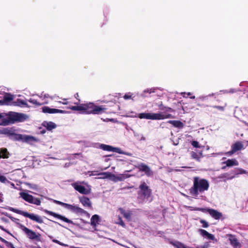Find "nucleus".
I'll use <instances>...</instances> for the list:
<instances>
[{
    "label": "nucleus",
    "instance_id": "1",
    "mask_svg": "<svg viewBox=\"0 0 248 248\" xmlns=\"http://www.w3.org/2000/svg\"><path fill=\"white\" fill-rule=\"evenodd\" d=\"M78 105V103H75ZM69 108L76 111H81L82 113L86 114L99 115L106 112L107 108L103 106H97L94 103L89 102L81 104L79 105L71 106Z\"/></svg>",
    "mask_w": 248,
    "mask_h": 248
},
{
    "label": "nucleus",
    "instance_id": "48",
    "mask_svg": "<svg viewBox=\"0 0 248 248\" xmlns=\"http://www.w3.org/2000/svg\"><path fill=\"white\" fill-rule=\"evenodd\" d=\"M73 206H74V204H69L65 203L64 207L71 211V210H72Z\"/></svg>",
    "mask_w": 248,
    "mask_h": 248
},
{
    "label": "nucleus",
    "instance_id": "9",
    "mask_svg": "<svg viewBox=\"0 0 248 248\" xmlns=\"http://www.w3.org/2000/svg\"><path fill=\"white\" fill-rule=\"evenodd\" d=\"M99 147L104 151H111L116 152L120 154L125 155L128 156H131L132 154L128 152H125L123 151L120 148L117 147H113L110 145L101 144L99 145Z\"/></svg>",
    "mask_w": 248,
    "mask_h": 248
},
{
    "label": "nucleus",
    "instance_id": "22",
    "mask_svg": "<svg viewBox=\"0 0 248 248\" xmlns=\"http://www.w3.org/2000/svg\"><path fill=\"white\" fill-rule=\"evenodd\" d=\"M223 164H225L226 166L230 167L234 166H238L239 165V163L238 161L235 159H228L226 161L222 162Z\"/></svg>",
    "mask_w": 248,
    "mask_h": 248
},
{
    "label": "nucleus",
    "instance_id": "28",
    "mask_svg": "<svg viewBox=\"0 0 248 248\" xmlns=\"http://www.w3.org/2000/svg\"><path fill=\"white\" fill-rule=\"evenodd\" d=\"M235 177L234 175L232 174V170L230 172L224 173L221 174L218 178L230 180Z\"/></svg>",
    "mask_w": 248,
    "mask_h": 248
},
{
    "label": "nucleus",
    "instance_id": "51",
    "mask_svg": "<svg viewBox=\"0 0 248 248\" xmlns=\"http://www.w3.org/2000/svg\"><path fill=\"white\" fill-rule=\"evenodd\" d=\"M162 116L163 117V119L172 118V115L170 114H164L162 113Z\"/></svg>",
    "mask_w": 248,
    "mask_h": 248
},
{
    "label": "nucleus",
    "instance_id": "20",
    "mask_svg": "<svg viewBox=\"0 0 248 248\" xmlns=\"http://www.w3.org/2000/svg\"><path fill=\"white\" fill-rule=\"evenodd\" d=\"M118 210L124 218L129 221L131 220L132 213L130 211H125L122 208H120Z\"/></svg>",
    "mask_w": 248,
    "mask_h": 248
},
{
    "label": "nucleus",
    "instance_id": "6",
    "mask_svg": "<svg viewBox=\"0 0 248 248\" xmlns=\"http://www.w3.org/2000/svg\"><path fill=\"white\" fill-rule=\"evenodd\" d=\"M74 188L78 192L82 194H89L91 192V189L84 181H77L71 184Z\"/></svg>",
    "mask_w": 248,
    "mask_h": 248
},
{
    "label": "nucleus",
    "instance_id": "4",
    "mask_svg": "<svg viewBox=\"0 0 248 248\" xmlns=\"http://www.w3.org/2000/svg\"><path fill=\"white\" fill-rule=\"evenodd\" d=\"M28 118V116L25 114L10 111L7 114L6 119L2 122V124L6 125L16 122H22Z\"/></svg>",
    "mask_w": 248,
    "mask_h": 248
},
{
    "label": "nucleus",
    "instance_id": "16",
    "mask_svg": "<svg viewBox=\"0 0 248 248\" xmlns=\"http://www.w3.org/2000/svg\"><path fill=\"white\" fill-rule=\"evenodd\" d=\"M79 201L84 207H87L89 208H92V202L89 198L86 197H81L79 198Z\"/></svg>",
    "mask_w": 248,
    "mask_h": 248
},
{
    "label": "nucleus",
    "instance_id": "59",
    "mask_svg": "<svg viewBox=\"0 0 248 248\" xmlns=\"http://www.w3.org/2000/svg\"><path fill=\"white\" fill-rule=\"evenodd\" d=\"M9 183L11 184V186H12V187L15 188V184L14 183H11L10 182Z\"/></svg>",
    "mask_w": 248,
    "mask_h": 248
},
{
    "label": "nucleus",
    "instance_id": "14",
    "mask_svg": "<svg viewBox=\"0 0 248 248\" xmlns=\"http://www.w3.org/2000/svg\"><path fill=\"white\" fill-rule=\"evenodd\" d=\"M43 112L44 113H48L50 114L52 113H66L67 112L65 110H63L61 109H56V108H51L48 107H44L42 108Z\"/></svg>",
    "mask_w": 248,
    "mask_h": 248
},
{
    "label": "nucleus",
    "instance_id": "52",
    "mask_svg": "<svg viewBox=\"0 0 248 248\" xmlns=\"http://www.w3.org/2000/svg\"><path fill=\"white\" fill-rule=\"evenodd\" d=\"M213 107L214 108H216L220 111H224V107L219 106H213Z\"/></svg>",
    "mask_w": 248,
    "mask_h": 248
},
{
    "label": "nucleus",
    "instance_id": "54",
    "mask_svg": "<svg viewBox=\"0 0 248 248\" xmlns=\"http://www.w3.org/2000/svg\"><path fill=\"white\" fill-rule=\"evenodd\" d=\"M124 98L125 99H130L131 98V95L129 94V93H128V94H125L124 96Z\"/></svg>",
    "mask_w": 248,
    "mask_h": 248
},
{
    "label": "nucleus",
    "instance_id": "11",
    "mask_svg": "<svg viewBox=\"0 0 248 248\" xmlns=\"http://www.w3.org/2000/svg\"><path fill=\"white\" fill-rule=\"evenodd\" d=\"M244 148V145L242 142L236 141L232 145L231 150L230 151L226 152L225 155L231 156L237 151H240Z\"/></svg>",
    "mask_w": 248,
    "mask_h": 248
},
{
    "label": "nucleus",
    "instance_id": "5",
    "mask_svg": "<svg viewBox=\"0 0 248 248\" xmlns=\"http://www.w3.org/2000/svg\"><path fill=\"white\" fill-rule=\"evenodd\" d=\"M8 209L11 211H12L16 214H18L19 215H22L25 217H27L31 219V220L37 222L38 223H43V219L42 217L38 215H35L33 213H29L27 212L23 211L17 209H16L11 207H9Z\"/></svg>",
    "mask_w": 248,
    "mask_h": 248
},
{
    "label": "nucleus",
    "instance_id": "49",
    "mask_svg": "<svg viewBox=\"0 0 248 248\" xmlns=\"http://www.w3.org/2000/svg\"><path fill=\"white\" fill-rule=\"evenodd\" d=\"M208 209L209 208H196L195 210L202 212H208Z\"/></svg>",
    "mask_w": 248,
    "mask_h": 248
},
{
    "label": "nucleus",
    "instance_id": "33",
    "mask_svg": "<svg viewBox=\"0 0 248 248\" xmlns=\"http://www.w3.org/2000/svg\"><path fill=\"white\" fill-rule=\"evenodd\" d=\"M48 237L55 243L58 244L60 245V246H63V247H68V245L67 244H65L63 243H62L61 242L59 241L58 240L55 239L53 238V237L51 235H48Z\"/></svg>",
    "mask_w": 248,
    "mask_h": 248
},
{
    "label": "nucleus",
    "instance_id": "55",
    "mask_svg": "<svg viewBox=\"0 0 248 248\" xmlns=\"http://www.w3.org/2000/svg\"><path fill=\"white\" fill-rule=\"evenodd\" d=\"M0 229H1L3 231L9 233L11 235H12V234L8 231H7V230L5 229L2 226H1L0 225Z\"/></svg>",
    "mask_w": 248,
    "mask_h": 248
},
{
    "label": "nucleus",
    "instance_id": "10",
    "mask_svg": "<svg viewBox=\"0 0 248 248\" xmlns=\"http://www.w3.org/2000/svg\"><path fill=\"white\" fill-rule=\"evenodd\" d=\"M19 228L26 233L28 237L32 240H38L40 234H37L33 231L27 228L23 225L19 224Z\"/></svg>",
    "mask_w": 248,
    "mask_h": 248
},
{
    "label": "nucleus",
    "instance_id": "32",
    "mask_svg": "<svg viewBox=\"0 0 248 248\" xmlns=\"http://www.w3.org/2000/svg\"><path fill=\"white\" fill-rule=\"evenodd\" d=\"M24 184L28 186L29 188L33 190H37L38 189V186L34 184H31L29 182H25Z\"/></svg>",
    "mask_w": 248,
    "mask_h": 248
},
{
    "label": "nucleus",
    "instance_id": "15",
    "mask_svg": "<svg viewBox=\"0 0 248 248\" xmlns=\"http://www.w3.org/2000/svg\"><path fill=\"white\" fill-rule=\"evenodd\" d=\"M71 211L73 213H75L76 214H80V215L84 214V215H86L87 217H90V214L88 213L87 211H86L82 208H81L77 205H74Z\"/></svg>",
    "mask_w": 248,
    "mask_h": 248
},
{
    "label": "nucleus",
    "instance_id": "39",
    "mask_svg": "<svg viewBox=\"0 0 248 248\" xmlns=\"http://www.w3.org/2000/svg\"><path fill=\"white\" fill-rule=\"evenodd\" d=\"M140 119H149V113H141L139 114Z\"/></svg>",
    "mask_w": 248,
    "mask_h": 248
},
{
    "label": "nucleus",
    "instance_id": "60",
    "mask_svg": "<svg viewBox=\"0 0 248 248\" xmlns=\"http://www.w3.org/2000/svg\"><path fill=\"white\" fill-rule=\"evenodd\" d=\"M227 167V166H226H226H223V167H222V170H225V169H226V167Z\"/></svg>",
    "mask_w": 248,
    "mask_h": 248
},
{
    "label": "nucleus",
    "instance_id": "58",
    "mask_svg": "<svg viewBox=\"0 0 248 248\" xmlns=\"http://www.w3.org/2000/svg\"><path fill=\"white\" fill-rule=\"evenodd\" d=\"M236 91L234 89H231L230 91V93H234V92H236Z\"/></svg>",
    "mask_w": 248,
    "mask_h": 248
},
{
    "label": "nucleus",
    "instance_id": "8",
    "mask_svg": "<svg viewBox=\"0 0 248 248\" xmlns=\"http://www.w3.org/2000/svg\"><path fill=\"white\" fill-rule=\"evenodd\" d=\"M14 139L18 141H22L27 143H31L36 141V139L30 135H22L20 134H13Z\"/></svg>",
    "mask_w": 248,
    "mask_h": 248
},
{
    "label": "nucleus",
    "instance_id": "35",
    "mask_svg": "<svg viewBox=\"0 0 248 248\" xmlns=\"http://www.w3.org/2000/svg\"><path fill=\"white\" fill-rule=\"evenodd\" d=\"M155 88L146 89L143 91V92L142 93L140 94V96L145 97H146V95H144V93H154L155 92Z\"/></svg>",
    "mask_w": 248,
    "mask_h": 248
},
{
    "label": "nucleus",
    "instance_id": "62",
    "mask_svg": "<svg viewBox=\"0 0 248 248\" xmlns=\"http://www.w3.org/2000/svg\"><path fill=\"white\" fill-rule=\"evenodd\" d=\"M62 104H64V105H66V104H68V102H63Z\"/></svg>",
    "mask_w": 248,
    "mask_h": 248
},
{
    "label": "nucleus",
    "instance_id": "37",
    "mask_svg": "<svg viewBox=\"0 0 248 248\" xmlns=\"http://www.w3.org/2000/svg\"><path fill=\"white\" fill-rule=\"evenodd\" d=\"M28 101L36 106H41L44 104V103H40V102H38L36 100H35L34 99H31V98L30 99L28 100Z\"/></svg>",
    "mask_w": 248,
    "mask_h": 248
},
{
    "label": "nucleus",
    "instance_id": "53",
    "mask_svg": "<svg viewBox=\"0 0 248 248\" xmlns=\"http://www.w3.org/2000/svg\"><path fill=\"white\" fill-rule=\"evenodd\" d=\"M214 95V93L210 94L208 95L207 96H201L200 97V99L202 100H205L208 96H211Z\"/></svg>",
    "mask_w": 248,
    "mask_h": 248
},
{
    "label": "nucleus",
    "instance_id": "27",
    "mask_svg": "<svg viewBox=\"0 0 248 248\" xmlns=\"http://www.w3.org/2000/svg\"><path fill=\"white\" fill-rule=\"evenodd\" d=\"M168 123L172 124L174 127L178 128H182L184 125L183 123L180 121L170 120L168 121Z\"/></svg>",
    "mask_w": 248,
    "mask_h": 248
},
{
    "label": "nucleus",
    "instance_id": "61",
    "mask_svg": "<svg viewBox=\"0 0 248 248\" xmlns=\"http://www.w3.org/2000/svg\"><path fill=\"white\" fill-rule=\"evenodd\" d=\"M53 222H54L55 223L58 224H59V225H60V226H62V225H61L60 223H58V222H56V221H53Z\"/></svg>",
    "mask_w": 248,
    "mask_h": 248
},
{
    "label": "nucleus",
    "instance_id": "12",
    "mask_svg": "<svg viewBox=\"0 0 248 248\" xmlns=\"http://www.w3.org/2000/svg\"><path fill=\"white\" fill-rule=\"evenodd\" d=\"M136 167L140 171L144 172L145 174L148 177H151L154 175V172L151 168L144 163H141L138 164Z\"/></svg>",
    "mask_w": 248,
    "mask_h": 248
},
{
    "label": "nucleus",
    "instance_id": "50",
    "mask_svg": "<svg viewBox=\"0 0 248 248\" xmlns=\"http://www.w3.org/2000/svg\"><path fill=\"white\" fill-rule=\"evenodd\" d=\"M53 202L57 204H59V205H60L61 206H62L63 207H64V205H65V203H64V202H60V201H57V200H53Z\"/></svg>",
    "mask_w": 248,
    "mask_h": 248
},
{
    "label": "nucleus",
    "instance_id": "45",
    "mask_svg": "<svg viewBox=\"0 0 248 248\" xmlns=\"http://www.w3.org/2000/svg\"><path fill=\"white\" fill-rule=\"evenodd\" d=\"M200 222L202 224V227L206 228L209 227L208 223L206 221L202 219L200 220Z\"/></svg>",
    "mask_w": 248,
    "mask_h": 248
},
{
    "label": "nucleus",
    "instance_id": "17",
    "mask_svg": "<svg viewBox=\"0 0 248 248\" xmlns=\"http://www.w3.org/2000/svg\"><path fill=\"white\" fill-rule=\"evenodd\" d=\"M208 213L211 215V216L215 218V219H219L222 216L221 213L218 212L213 209H208Z\"/></svg>",
    "mask_w": 248,
    "mask_h": 248
},
{
    "label": "nucleus",
    "instance_id": "38",
    "mask_svg": "<svg viewBox=\"0 0 248 248\" xmlns=\"http://www.w3.org/2000/svg\"><path fill=\"white\" fill-rule=\"evenodd\" d=\"M173 245L177 248H189L184 245L183 243L179 242L173 244Z\"/></svg>",
    "mask_w": 248,
    "mask_h": 248
},
{
    "label": "nucleus",
    "instance_id": "63",
    "mask_svg": "<svg viewBox=\"0 0 248 248\" xmlns=\"http://www.w3.org/2000/svg\"><path fill=\"white\" fill-rule=\"evenodd\" d=\"M244 123H245L246 125L248 126V123H247V122H245Z\"/></svg>",
    "mask_w": 248,
    "mask_h": 248
},
{
    "label": "nucleus",
    "instance_id": "7",
    "mask_svg": "<svg viewBox=\"0 0 248 248\" xmlns=\"http://www.w3.org/2000/svg\"><path fill=\"white\" fill-rule=\"evenodd\" d=\"M19 195L21 198L30 203L34 204L36 205H40L41 204V202L39 199L34 197L26 192H20Z\"/></svg>",
    "mask_w": 248,
    "mask_h": 248
},
{
    "label": "nucleus",
    "instance_id": "19",
    "mask_svg": "<svg viewBox=\"0 0 248 248\" xmlns=\"http://www.w3.org/2000/svg\"><path fill=\"white\" fill-rule=\"evenodd\" d=\"M229 240L231 245L234 248H237L240 246V243L234 236L231 234L229 236Z\"/></svg>",
    "mask_w": 248,
    "mask_h": 248
},
{
    "label": "nucleus",
    "instance_id": "29",
    "mask_svg": "<svg viewBox=\"0 0 248 248\" xmlns=\"http://www.w3.org/2000/svg\"><path fill=\"white\" fill-rule=\"evenodd\" d=\"M14 105L20 107H29V106L26 101L20 99H17V100L14 102Z\"/></svg>",
    "mask_w": 248,
    "mask_h": 248
},
{
    "label": "nucleus",
    "instance_id": "3",
    "mask_svg": "<svg viewBox=\"0 0 248 248\" xmlns=\"http://www.w3.org/2000/svg\"><path fill=\"white\" fill-rule=\"evenodd\" d=\"M152 190L149 188L145 182H141L139 186V190L138 192V199L140 202H151L150 199L151 196Z\"/></svg>",
    "mask_w": 248,
    "mask_h": 248
},
{
    "label": "nucleus",
    "instance_id": "26",
    "mask_svg": "<svg viewBox=\"0 0 248 248\" xmlns=\"http://www.w3.org/2000/svg\"><path fill=\"white\" fill-rule=\"evenodd\" d=\"M100 177H99L100 179H106L109 178L111 179L112 177H114V174H112L110 172H103L98 174Z\"/></svg>",
    "mask_w": 248,
    "mask_h": 248
},
{
    "label": "nucleus",
    "instance_id": "30",
    "mask_svg": "<svg viewBox=\"0 0 248 248\" xmlns=\"http://www.w3.org/2000/svg\"><path fill=\"white\" fill-rule=\"evenodd\" d=\"M9 156V153L6 148H1L0 149V158H8Z\"/></svg>",
    "mask_w": 248,
    "mask_h": 248
},
{
    "label": "nucleus",
    "instance_id": "64",
    "mask_svg": "<svg viewBox=\"0 0 248 248\" xmlns=\"http://www.w3.org/2000/svg\"><path fill=\"white\" fill-rule=\"evenodd\" d=\"M9 248H16L14 246V245H13V244H12V247H10Z\"/></svg>",
    "mask_w": 248,
    "mask_h": 248
},
{
    "label": "nucleus",
    "instance_id": "24",
    "mask_svg": "<svg viewBox=\"0 0 248 248\" xmlns=\"http://www.w3.org/2000/svg\"><path fill=\"white\" fill-rule=\"evenodd\" d=\"M42 125L44 127H46L48 130H51L56 127V124L52 122H48L46 121H44Z\"/></svg>",
    "mask_w": 248,
    "mask_h": 248
},
{
    "label": "nucleus",
    "instance_id": "41",
    "mask_svg": "<svg viewBox=\"0 0 248 248\" xmlns=\"http://www.w3.org/2000/svg\"><path fill=\"white\" fill-rule=\"evenodd\" d=\"M191 144L192 145L195 147V148H202L203 147V146H201L200 144H199V143L197 141H196V140H193L191 142Z\"/></svg>",
    "mask_w": 248,
    "mask_h": 248
},
{
    "label": "nucleus",
    "instance_id": "43",
    "mask_svg": "<svg viewBox=\"0 0 248 248\" xmlns=\"http://www.w3.org/2000/svg\"><path fill=\"white\" fill-rule=\"evenodd\" d=\"M160 109L161 110H163V111H166V112H168V111L172 112V111H173V110L171 108H169V107H163V106H160Z\"/></svg>",
    "mask_w": 248,
    "mask_h": 248
},
{
    "label": "nucleus",
    "instance_id": "47",
    "mask_svg": "<svg viewBox=\"0 0 248 248\" xmlns=\"http://www.w3.org/2000/svg\"><path fill=\"white\" fill-rule=\"evenodd\" d=\"M4 99L6 101H10L13 100V96L11 95H5Z\"/></svg>",
    "mask_w": 248,
    "mask_h": 248
},
{
    "label": "nucleus",
    "instance_id": "57",
    "mask_svg": "<svg viewBox=\"0 0 248 248\" xmlns=\"http://www.w3.org/2000/svg\"><path fill=\"white\" fill-rule=\"evenodd\" d=\"M172 142H173V144L175 146L179 144L178 140H177L176 141L172 140Z\"/></svg>",
    "mask_w": 248,
    "mask_h": 248
},
{
    "label": "nucleus",
    "instance_id": "40",
    "mask_svg": "<svg viewBox=\"0 0 248 248\" xmlns=\"http://www.w3.org/2000/svg\"><path fill=\"white\" fill-rule=\"evenodd\" d=\"M77 156H78V158H79L80 160L82 159L83 156L81 153H76V154H72L70 155V159H75V158H77Z\"/></svg>",
    "mask_w": 248,
    "mask_h": 248
},
{
    "label": "nucleus",
    "instance_id": "44",
    "mask_svg": "<svg viewBox=\"0 0 248 248\" xmlns=\"http://www.w3.org/2000/svg\"><path fill=\"white\" fill-rule=\"evenodd\" d=\"M0 182L3 183H5L6 182L10 183L4 176L1 175H0Z\"/></svg>",
    "mask_w": 248,
    "mask_h": 248
},
{
    "label": "nucleus",
    "instance_id": "25",
    "mask_svg": "<svg viewBox=\"0 0 248 248\" xmlns=\"http://www.w3.org/2000/svg\"><path fill=\"white\" fill-rule=\"evenodd\" d=\"M190 155L193 159H194L199 162L201 161V158L203 157L202 151L200 152L199 153L192 151L190 153Z\"/></svg>",
    "mask_w": 248,
    "mask_h": 248
},
{
    "label": "nucleus",
    "instance_id": "34",
    "mask_svg": "<svg viewBox=\"0 0 248 248\" xmlns=\"http://www.w3.org/2000/svg\"><path fill=\"white\" fill-rule=\"evenodd\" d=\"M125 179L124 176L123 174H120L119 176H116L114 175V177H112L111 180L116 182L118 181H123Z\"/></svg>",
    "mask_w": 248,
    "mask_h": 248
},
{
    "label": "nucleus",
    "instance_id": "31",
    "mask_svg": "<svg viewBox=\"0 0 248 248\" xmlns=\"http://www.w3.org/2000/svg\"><path fill=\"white\" fill-rule=\"evenodd\" d=\"M248 172L242 169H235L232 170V174H233L234 176L239 174H247Z\"/></svg>",
    "mask_w": 248,
    "mask_h": 248
},
{
    "label": "nucleus",
    "instance_id": "56",
    "mask_svg": "<svg viewBox=\"0 0 248 248\" xmlns=\"http://www.w3.org/2000/svg\"><path fill=\"white\" fill-rule=\"evenodd\" d=\"M196 248H208V247L207 246L204 245V246H197Z\"/></svg>",
    "mask_w": 248,
    "mask_h": 248
},
{
    "label": "nucleus",
    "instance_id": "2",
    "mask_svg": "<svg viewBox=\"0 0 248 248\" xmlns=\"http://www.w3.org/2000/svg\"><path fill=\"white\" fill-rule=\"evenodd\" d=\"M209 188V183L205 179L195 177L193 179V186L189 189L190 195L197 198L199 194H202Z\"/></svg>",
    "mask_w": 248,
    "mask_h": 248
},
{
    "label": "nucleus",
    "instance_id": "46",
    "mask_svg": "<svg viewBox=\"0 0 248 248\" xmlns=\"http://www.w3.org/2000/svg\"><path fill=\"white\" fill-rule=\"evenodd\" d=\"M117 223L123 227H125V224L120 217H118V222Z\"/></svg>",
    "mask_w": 248,
    "mask_h": 248
},
{
    "label": "nucleus",
    "instance_id": "21",
    "mask_svg": "<svg viewBox=\"0 0 248 248\" xmlns=\"http://www.w3.org/2000/svg\"><path fill=\"white\" fill-rule=\"evenodd\" d=\"M100 221V217L97 215H93L91 218V225L95 228Z\"/></svg>",
    "mask_w": 248,
    "mask_h": 248
},
{
    "label": "nucleus",
    "instance_id": "42",
    "mask_svg": "<svg viewBox=\"0 0 248 248\" xmlns=\"http://www.w3.org/2000/svg\"><path fill=\"white\" fill-rule=\"evenodd\" d=\"M0 240L3 243H4L6 245V246L8 248H9L10 247H12V243L6 241V240H5L4 239L2 238L1 237H0Z\"/></svg>",
    "mask_w": 248,
    "mask_h": 248
},
{
    "label": "nucleus",
    "instance_id": "18",
    "mask_svg": "<svg viewBox=\"0 0 248 248\" xmlns=\"http://www.w3.org/2000/svg\"><path fill=\"white\" fill-rule=\"evenodd\" d=\"M198 232L202 236L206 237L209 240H214L215 239V236L213 234L209 233L204 230L200 229Z\"/></svg>",
    "mask_w": 248,
    "mask_h": 248
},
{
    "label": "nucleus",
    "instance_id": "23",
    "mask_svg": "<svg viewBox=\"0 0 248 248\" xmlns=\"http://www.w3.org/2000/svg\"><path fill=\"white\" fill-rule=\"evenodd\" d=\"M149 120H163L161 113H149Z\"/></svg>",
    "mask_w": 248,
    "mask_h": 248
},
{
    "label": "nucleus",
    "instance_id": "36",
    "mask_svg": "<svg viewBox=\"0 0 248 248\" xmlns=\"http://www.w3.org/2000/svg\"><path fill=\"white\" fill-rule=\"evenodd\" d=\"M2 214L5 215V216L8 217L9 218H10L13 222L18 224L19 225L20 223H18L17 222L19 221V219L15 218L13 217H12L10 214H9L7 213H3Z\"/></svg>",
    "mask_w": 248,
    "mask_h": 248
},
{
    "label": "nucleus",
    "instance_id": "13",
    "mask_svg": "<svg viewBox=\"0 0 248 248\" xmlns=\"http://www.w3.org/2000/svg\"><path fill=\"white\" fill-rule=\"evenodd\" d=\"M44 212L45 213H46V214L50 215L51 216H52L54 217H55L58 218L61 220H62V221H63L65 222L70 223V224L73 223V222L72 220L69 219L68 218H66V217L62 216L61 215L58 214L56 213H54L53 212L48 211L47 210H45Z\"/></svg>",
    "mask_w": 248,
    "mask_h": 248
}]
</instances>
